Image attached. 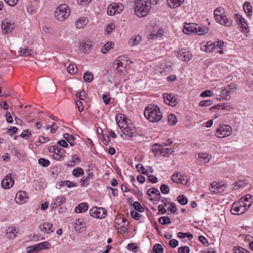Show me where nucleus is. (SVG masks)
<instances>
[{
    "instance_id": "obj_1",
    "label": "nucleus",
    "mask_w": 253,
    "mask_h": 253,
    "mask_svg": "<svg viewBox=\"0 0 253 253\" xmlns=\"http://www.w3.org/2000/svg\"><path fill=\"white\" fill-rule=\"evenodd\" d=\"M144 115L150 122L156 123L160 121L162 118V113L160 108L155 105H148L144 110Z\"/></svg>"
},
{
    "instance_id": "obj_2",
    "label": "nucleus",
    "mask_w": 253,
    "mask_h": 253,
    "mask_svg": "<svg viewBox=\"0 0 253 253\" xmlns=\"http://www.w3.org/2000/svg\"><path fill=\"white\" fill-rule=\"evenodd\" d=\"M151 0H137L135 3L134 11L139 17L146 16L151 9Z\"/></svg>"
},
{
    "instance_id": "obj_3",
    "label": "nucleus",
    "mask_w": 253,
    "mask_h": 253,
    "mask_svg": "<svg viewBox=\"0 0 253 253\" xmlns=\"http://www.w3.org/2000/svg\"><path fill=\"white\" fill-rule=\"evenodd\" d=\"M70 15V9L67 4H61L58 6L54 12L56 19L59 21H63Z\"/></svg>"
},
{
    "instance_id": "obj_4",
    "label": "nucleus",
    "mask_w": 253,
    "mask_h": 253,
    "mask_svg": "<svg viewBox=\"0 0 253 253\" xmlns=\"http://www.w3.org/2000/svg\"><path fill=\"white\" fill-rule=\"evenodd\" d=\"M223 10V9L221 7H217L214 10L215 20L222 25L229 27L232 24V20L228 18L226 15H222Z\"/></svg>"
},
{
    "instance_id": "obj_5",
    "label": "nucleus",
    "mask_w": 253,
    "mask_h": 253,
    "mask_svg": "<svg viewBox=\"0 0 253 253\" xmlns=\"http://www.w3.org/2000/svg\"><path fill=\"white\" fill-rule=\"evenodd\" d=\"M247 208L244 201L242 200L235 202L231 208V212L232 214L239 215L244 213Z\"/></svg>"
},
{
    "instance_id": "obj_6",
    "label": "nucleus",
    "mask_w": 253,
    "mask_h": 253,
    "mask_svg": "<svg viewBox=\"0 0 253 253\" xmlns=\"http://www.w3.org/2000/svg\"><path fill=\"white\" fill-rule=\"evenodd\" d=\"M232 128L228 125H221L216 129L215 135L218 137H224L232 133Z\"/></svg>"
},
{
    "instance_id": "obj_7",
    "label": "nucleus",
    "mask_w": 253,
    "mask_h": 253,
    "mask_svg": "<svg viewBox=\"0 0 253 253\" xmlns=\"http://www.w3.org/2000/svg\"><path fill=\"white\" fill-rule=\"evenodd\" d=\"M89 214L96 218H103L107 215V211L103 208L93 207L90 210Z\"/></svg>"
},
{
    "instance_id": "obj_8",
    "label": "nucleus",
    "mask_w": 253,
    "mask_h": 253,
    "mask_svg": "<svg viewBox=\"0 0 253 253\" xmlns=\"http://www.w3.org/2000/svg\"><path fill=\"white\" fill-rule=\"evenodd\" d=\"M124 6L121 3H113L108 7L107 13L109 15H114L115 14L120 13L124 9Z\"/></svg>"
},
{
    "instance_id": "obj_9",
    "label": "nucleus",
    "mask_w": 253,
    "mask_h": 253,
    "mask_svg": "<svg viewBox=\"0 0 253 253\" xmlns=\"http://www.w3.org/2000/svg\"><path fill=\"white\" fill-rule=\"evenodd\" d=\"M223 44L224 42L221 41H216L213 42H208L207 45L204 46L205 49L203 48V49L207 52L210 53L213 51L214 49L217 47L222 49Z\"/></svg>"
},
{
    "instance_id": "obj_10",
    "label": "nucleus",
    "mask_w": 253,
    "mask_h": 253,
    "mask_svg": "<svg viewBox=\"0 0 253 253\" xmlns=\"http://www.w3.org/2000/svg\"><path fill=\"white\" fill-rule=\"evenodd\" d=\"M1 27L2 32L6 34L13 30L15 24L9 20L5 19L2 22Z\"/></svg>"
},
{
    "instance_id": "obj_11",
    "label": "nucleus",
    "mask_w": 253,
    "mask_h": 253,
    "mask_svg": "<svg viewBox=\"0 0 253 253\" xmlns=\"http://www.w3.org/2000/svg\"><path fill=\"white\" fill-rule=\"evenodd\" d=\"M125 57L124 56H121L118 57L114 62L113 67L114 69L118 70L119 73H122L125 69L126 65H124L122 61L125 60Z\"/></svg>"
},
{
    "instance_id": "obj_12",
    "label": "nucleus",
    "mask_w": 253,
    "mask_h": 253,
    "mask_svg": "<svg viewBox=\"0 0 253 253\" xmlns=\"http://www.w3.org/2000/svg\"><path fill=\"white\" fill-rule=\"evenodd\" d=\"M14 183V181L12 177V175L9 173L3 178L1 181V186L4 189H9Z\"/></svg>"
},
{
    "instance_id": "obj_13",
    "label": "nucleus",
    "mask_w": 253,
    "mask_h": 253,
    "mask_svg": "<svg viewBox=\"0 0 253 253\" xmlns=\"http://www.w3.org/2000/svg\"><path fill=\"white\" fill-rule=\"evenodd\" d=\"M163 96L166 104L171 106H175L176 105V99L173 94L165 93Z\"/></svg>"
},
{
    "instance_id": "obj_14",
    "label": "nucleus",
    "mask_w": 253,
    "mask_h": 253,
    "mask_svg": "<svg viewBox=\"0 0 253 253\" xmlns=\"http://www.w3.org/2000/svg\"><path fill=\"white\" fill-rule=\"evenodd\" d=\"M116 121L119 126L122 129L124 127L127 125L129 123L127 118L124 115L122 114H118L116 116Z\"/></svg>"
},
{
    "instance_id": "obj_15",
    "label": "nucleus",
    "mask_w": 253,
    "mask_h": 253,
    "mask_svg": "<svg viewBox=\"0 0 253 253\" xmlns=\"http://www.w3.org/2000/svg\"><path fill=\"white\" fill-rule=\"evenodd\" d=\"M28 200V195L24 191L18 192L15 196V201L17 203L22 204L25 203Z\"/></svg>"
},
{
    "instance_id": "obj_16",
    "label": "nucleus",
    "mask_w": 253,
    "mask_h": 253,
    "mask_svg": "<svg viewBox=\"0 0 253 253\" xmlns=\"http://www.w3.org/2000/svg\"><path fill=\"white\" fill-rule=\"evenodd\" d=\"M121 130L125 135L129 137H133L135 131L134 126L130 123L124 127L123 128H122Z\"/></svg>"
},
{
    "instance_id": "obj_17",
    "label": "nucleus",
    "mask_w": 253,
    "mask_h": 253,
    "mask_svg": "<svg viewBox=\"0 0 253 253\" xmlns=\"http://www.w3.org/2000/svg\"><path fill=\"white\" fill-rule=\"evenodd\" d=\"M197 24L195 23H186L183 29V32L186 34H191L195 33L196 30Z\"/></svg>"
},
{
    "instance_id": "obj_18",
    "label": "nucleus",
    "mask_w": 253,
    "mask_h": 253,
    "mask_svg": "<svg viewBox=\"0 0 253 253\" xmlns=\"http://www.w3.org/2000/svg\"><path fill=\"white\" fill-rule=\"evenodd\" d=\"M177 57L183 61H188L192 58V55L189 51L181 50L177 54Z\"/></svg>"
},
{
    "instance_id": "obj_19",
    "label": "nucleus",
    "mask_w": 253,
    "mask_h": 253,
    "mask_svg": "<svg viewBox=\"0 0 253 253\" xmlns=\"http://www.w3.org/2000/svg\"><path fill=\"white\" fill-rule=\"evenodd\" d=\"M52 224L49 223H43L39 226L40 230L44 233H49L52 232Z\"/></svg>"
},
{
    "instance_id": "obj_20",
    "label": "nucleus",
    "mask_w": 253,
    "mask_h": 253,
    "mask_svg": "<svg viewBox=\"0 0 253 253\" xmlns=\"http://www.w3.org/2000/svg\"><path fill=\"white\" fill-rule=\"evenodd\" d=\"M171 179L174 182L181 183L182 184H186L187 181L183 178L179 173H174L171 176Z\"/></svg>"
},
{
    "instance_id": "obj_21",
    "label": "nucleus",
    "mask_w": 253,
    "mask_h": 253,
    "mask_svg": "<svg viewBox=\"0 0 253 253\" xmlns=\"http://www.w3.org/2000/svg\"><path fill=\"white\" fill-rule=\"evenodd\" d=\"M141 40V38L139 35H133L129 39L128 44L131 46H137L140 44Z\"/></svg>"
},
{
    "instance_id": "obj_22",
    "label": "nucleus",
    "mask_w": 253,
    "mask_h": 253,
    "mask_svg": "<svg viewBox=\"0 0 253 253\" xmlns=\"http://www.w3.org/2000/svg\"><path fill=\"white\" fill-rule=\"evenodd\" d=\"M88 23V20L87 18L82 17L79 18L75 22V26L78 29L84 28Z\"/></svg>"
},
{
    "instance_id": "obj_23",
    "label": "nucleus",
    "mask_w": 253,
    "mask_h": 253,
    "mask_svg": "<svg viewBox=\"0 0 253 253\" xmlns=\"http://www.w3.org/2000/svg\"><path fill=\"white\" fill-rule=\"evenodd\" d=\"M85 223L84 221L82 218H79L76 220V222L74 224V228L76 231H80L82 229L84 228L85 227Z\"/></svg>"
},
{
    "instance_id": "obj_24",
    "label": "nucleus",
    "mask_w": 253,
    "mask_h": 253,
    "mask_svg": "<svg viewBox=\"0 0 253 253\" xmlns=\"http://www.w3.org/2000/svg\"><path fill=\"white\" fill-rule=\"evenodd\" d=\"M232 89V88L229 86L221 90L220 96L223 99L229 100L231 98L230 93L231 92V89Z\"/></svg>"
},
{
    "instance_id": "obj_25",
    "label": "nucleus",
    "mask_w": 253,
    "mask_h": 253,
    "mask_svg": "<svg viewBox=\"0 0 253 253\" xmlns=\"http://www.w3.org/2000/svg\"><path fill=\"white\" fill-rule=\"evenodd\" d=\"M184 0H167V4L171 8H174L180 6Z\"/></svg>"
},
{
    "instance_id": "obj_26",
    "label": "nucleus",
    "mask_w": 253,
    "mask_h": 253,
    "mask_svg": "<svg viewBox=\"0 0 253 253\" xmlns=\"http://www.w3.org/2000/svg\"><path fill=\"white\" fill-rule=\"evenodd\" d=\"M88 205L86 203H82L80 204L75 208V211L77 213L84 212L88 209Z\"/></svg>"
},
{
    "instance_id": "obj_27",
    "label": "nucleus",
    "mask_w": 253,
    "mask_h": 253,
    "mask_svg": "<svg viewBox=\"0 0 253 253\" xmlns=\"http://www.w3.org/2000/svg\"><path fill=\"white\" fill-rule=\"evenodd\" d=\"M199 158L201 164H206L210 161L211 156L207 153H201L199 154Z\"/></svg>"
},
{
    "instance_id": "obj_28",
    "label": "nucleus",
    "mask_w": 253,
    "mask_h": 253,
    "mask_svg": "<svg viewBox=\"0 0 253 253\" xmlns=\"http://www.w3.org/2000/svg\"><path fill=\"white\" fill-rule=\"evenodd\" d=\"M80 162V159L76 155H72L71 160L68 162L67 165L69 167H73L76 164H79Z\"/></svg>"
},
{
    "instance_id": "obj_29",
    "label": "nucleus",
    "mask_w": 253,
    "mask_h": 253,
    "mask_svg": "<svg viewBox=\"0 0 253 253\" xmlns=\"http://www.w3.org/2000/svg\"><path fill=\"white\" fill-rule=\"evenodd\" d=\"M63 138L65 139V140L68 141V142L70 144L71 146H74L75 145V137L72 134H70L69 133H65L63 135Z\"/></svg>"
},
{
    "instance_id": "obj_30",
    "label": "nucleus",
    "mask_w": 253,
    "mask_h": 253,
    "mask_svg": "<svg viewBox=\"0 0 253 253\" xmlns=\"http://www.w3.org/2000/svg\"><path fill=\"white\" fill-rule=\"evenodd\" d=\"M17 232L14 227H9L6 232L7 236L9 239H13L15 237Z\"/></svg>"
},
{
    "instance_id": "obj_31",
    "label": "nucleus",
    "mask_w": 253,
    "mask_h": 253,
    "mask_svg": "<svg viewBox=\"0 0 253 253\" xmlns=\"http://www.w3.org/2000/svg\"><path fill=\"white\" fill-rule=\"evenodd\" d=\"M66 201V198L64 196H58L54 199V203L52 204L58 207L64 203Z\"/></svg>"
},
{
    "instance_id": "obj_32",
    "label": "nucleus",
    "mask_w": 253,
    "mask_h": 253,
    "mask_svg": "<svg viewBox=\"0 0 253 253\" xmlns=\"http://www.w3.org/2000/svg\"><path fill=\"white\" fill-rule=\"evenodd\" d=\"M164 35L163 29H159L156 32H153L150 35L149 39H155L162 37Z\"/></svg>"
},
{
    "instance_id": "obj_33",
    "label": "nucleus",
    "mask_w": 253,
    "mask_h": 253,
    "mask_svg": "<svg viewBox=\"0 0 253 253\" xmlns=\"http://www.w3.org/2000/svg\"><path fill=\"white\" fill-rule=\"evenodd\" d=\"M147 194L151 196L153 194H155L157 198L161 199V194L159 190L156 188H152L148 189L147 191Z\"/></svg>"
},
{
    "instance_id": "obj_34",
    "label": "nucleus",
    "mask_w": 253,
    "mask_h": 253,
    "mask_svg": "<svg viewBox=\"0 0 253 253\" xmlns=\"http://www.w3.org/2000/svg\"><path fill=\"white\" fill-rule=\"evenodd\" d=\"M19 53L21 56L26 57L31 55L32 51L27 47L21 48L19 50Z\"/></svg>"
},
{
    "instance_id": "obj_35",
    "label": "nucleus",
    "mask_w": 253,
    "mask_h": 253,
    "mask_svg": "<svg viewBox=\"0 0 253 253\" xmlns=\"http://www.w3.org/2000/svg\"><path fill=\"white\" fill-rule=\"evenodd\" d=\"M164 148V145H159L156 144L153 145L152 150L154 152H156V155H161L162 152L163 151V149Z\"/></svg>"
},
{
    "instance_id": "obj_36",
    "label": "nucleus",
    "mask_w": 253,
    "mask_h": 253,
    "mask_svg": "<svg viewBox=\"0 0 253 253\" xmlns=\"http://www.w3.org/2000/svg\"><path fill=\"white\" fill-rule=\"evenodd\" d=\"M83 79L84 82L90 83L93 79V76L90 72H86L84 74Z\"/></svg>"
},
{
    "instance_id": "obj_37",
    "label": "nucleus",
    "mask_w": 253,
    "mask_h": 253,
    "mask_svg": "<svg viewBox=\"0 0 253 253\" xmlns=\"http://www.w3.org/2000/svg\"><path fill=\"white\" fill-rule=\"evenodd\" d=\"M221 187V186L216 183V182H213L210 187V190L214 193H217L219 192V189Z\"/></svg>"
},
{
    "instance_id": "obj_38",
    "label": "nucleus",
    "mask_w": 253,
    "mask_h": 253,
    "mask_svg": "<svg viewBox=\"0 0 253 253\" xmlns=\"http://www.w3.org/2000/svg\"><path fill=\"white\" fill-rule=\"evenodd\" d=\"M196 30L195 31V33L199 35H202L204 34L207 33L209 30L208 28L206 27H201L197 25Z\"/></svg>"
},
{
    "instance_id": "obj_39",
    "label": "nucleus",
    "mask_w": 253,
    "mask_h": 253,
    "mask_svg": "<svg viewBox=\"0 0 253 253\" xmlns=\"http://www.w3.org/2000/svg\"><path fill=\"white\" fill-rule=\"evenodd\" d=\"M244 9L248 16H251L252 14V6L250 2H246L244 5Z\"/></svg>"
},
{
    "instance_id": "obj_40",
    "label": "nucleus",
    "mask_w": 253,
    "mask_h": 253,
    "mask_svg": "<svg viewBox=\"0 0 253 253\" xmlns=\"http://www.w3.org/2000/svg\"><path fill=\"white\" fill-rule=\"evenodd\" d=\"M164 249L161 244H157L153 248L152 253H162Z\"/></svg>"
},
{
    "instance_id": "obj_41",
    "label": "nucleus",
    "mask_w": 253,
    "mask_h": 253,
    "mask_svg": "<svg viewBox=\"0 0 253 253\" xmlns=\"http://www.w3.org/2000/svg\"><path fill=\"white\" fill-rule=\"evenodd\" d=\"M77 185V183H74L69 180L63 181H61L60 186H66L68 188H72L73 187H76Z\"/></svg>"
},
{
    "instance_id": "obj_42",
    "label": "nucleus",
    "mask_w": 253,
    "mask_h": 253,
    "mask_svg": "<svg viewBox=\"0 0 253 253\" xmlns=\"http://www.w3.org/2000/svg\"><path fill=\"white\" fill-rule=\"evenodd\" d=\"M158 221L159 223H160L161 224H163V225L169 224L171 223L170 219L168 216L160 217L158 219Z\"/></svg>"
},
{
    "instance_id": "obj_43",
    "label": "nucleus",
    "mask_w": 253,
    "mask_h": 253,
    "mask_svg": "<svg viewBox=\"0 0 253 253\" xmlns=\"http://www.w3.org/2000/svg\"><path fill=\"white\" fill-rule=\"evenodd\" d=\"M72 174L75 177H79L84 174V170L81 168H77L73 170Z\"/></svg>"
},
{
    "instance_id": "obj_44",
    "label": "nucleus",
    "mask_w": 253,
    "mask_h": 253,
    "mask_svg": "<svg viewBox=\"0 0 253 253\" xmlns=\"http://www.w3.org/2000/svg\"><path fill=\"white\" fill-rule=\"evenodd\" d=\"M114 45V43L112 42H107L102 48L101 51L103 53H106L108 52L110 48H112V46Z\"/></svg>"
},
{
    "instance_id": "obj_45",
    "label": "nucleus",
    "mask_w": 253,
    "mask_h": 253,
    "mask_svg": "<svg viewBox=\"0 0 253 253\" xmlns=\"http://www.w3.org/2000/svg\"><path fill=\"white\" fill-rule=\"evenodd\" d=\"M48 243L47 242H43L42 243H40L37 245H35V247H36L37 249L38 252L42 249H45L48 248Z\"/></svg>"
},
{
    "instance_id": "obj_46",
    "label": "nucleus",
    "mask_w": 253,
    "mask_h": 253,
    "mask_svg": "<svg viewBox=\"0 0 253 253\" xmlns=\"http://www.w3.org/2000/svg\"><path fill=\"white\" fill-rule=\"evenodd\" d=\"M168 122L170 125H174L177 123V118L173 114H170L168 116Z\"/></svg>"
},
{
    "instance_id": "obj_47",
    "label": "nucleus",
    "mask_w": 253,
    "mask_h": 253,
    "mask_svg": "<svg viewBox=\"0 0 253 253\" xmlns=\"http://www.w3.org/2000/svg\"><path fill=\"white\" fill-rule=\"evenodd\" d=\"M133 207L135 211L139 212H142L144 211V208L138 202H134L133 204Z\"/></svg>"
},
{
    "instance_id": "obj_48",
    "label": "nucleus",
    "mask_w": 253,
    "mask_h": 253,
    "mask_svg": "<svg viewBox=\"0 0 253 253\" xmlns=\"http://www.w3.org/2000/svg\"><path fill=\"white\" fill-rule=\"evenodd\" d=\"M68 72L71 74H75L78 71L77 66L74 64H70L67 68Z\"/></svg>"
},
{
    "instance_id": "obj_49",
    "label": "nucleus",
    "mask_w": 253,
    "mask_h": 253,
    "mask_svg": "<svg viewBox=\"0 0 253 253\" xmlns=\"http://www.w3.org/2000/svg\"><path fill=\"white\" fill-rule=\"evenodd\" d=\"M178 202L182 205H185L187 204L188 199L183 195H180L177 197Z\"/></svg>"
},
{
    "instance_id": "obj_50",
    "label": "nucleus",
    "mask_w": 253,
    "mask_h": 253,
    "mask_svg": "<svg viewBox=\"0 0 253 253\" xmlns=\"http://www.w3.org/2000/svg\"><path fill=\"white\" fill-rule=\"evenodd\" d=\"M38 163L40 165L44 167H47L50 165L49 161L44 158L39 159Z\"/></svg>"
},
{
    "instance_id": "obj_51",
    "label": "nucleus",
    "mask_w": 253,
    "mask_h": 253,
    "mask_svg": "<svg viewBox=\"0 0 253 253\" xmlns=\"http://www.w3.org/2000/svg\"><path fill=\"white\" fill-rule=\"evenodd\" d=\"M234 108L229 103H222V110H226L227 111H231L233 110Z\"/></svg>"
},
{
    "instance_id": "obj_52",
    "label": "nucleus",
    "mask_w": 253,
    "mask_h": 253,
    "mask_svg": "<svg viewBox=\"0 0 253 253\" xmlns=\"http://www.w3.org/2000/svg\"><path fill=\"white\" fill-rule=\"evenodd\" d=\"M172 152H173V151L171 150L169 148H165L164 147L161 155L164 157H168Z\"/></svg>"
},
{
    "instance_id": "obj_53",
    "label": "nucleus",
    "mask_w": 253,
    "mask_h": 253,
    "mask_svg": "<svg viewBox=\"0 0 253 253\" xmlns=\"http://www.w3.org/2000/svg\"><path fill=\"white\" fill-rule=\"evenodd\" d=\"M37 8L32 5L30 4L27 7V11L31 15L37 12Z\"/></svg>"
},
{
    "instance_id": "obj_54",
    "label": "nucleus",
    "mask_w": 253,
    "mask_h": 253,
    "mask_svg": "<svg viewBox=\"0 0 253 253\" xmlns=\"http://www.w3.org/2000/svg\"><path fill=\"white\" fill-rule=\"evenodd\" d=\"M169 207H168L167 209L168 211L171 213H175L177 211L176 207V204L174 203H170L169 205Z\"/></svg>"
},
{
    "instance_id": "obj_55",
    "label": "nucleus",
    "mask_w": 253,
    "mask_h": 253,
    "mask_svg": "<svg viewBox=\"0 0 253 253\" xmlns=\"http://www.w3.org/2000/svg\"><path fill=\"white\" fill-rule=\"evenodd\" d=\"M235 18L237 23L238 24V26H240L242 23H244L246 22L245 20L243 18L241 15L238 14H235Z\"/></svg>"
},
{
    "instance_id": "obj_56",
    "label": "nucleus",
    "mask_w": 253,
    "mask_h": 253,
    "mask_svg": "<svg viewBox=\"0 0 253 253\" xmlns=\"http://www.w3.org/2000/svg\"><path fill=\"white\" fill-rule=\"evenodd\" d=\"M11 153H12L13 155H14L17 158H20L21 157L23 156L24 157V155H23L21 152L20 151L15 147H13L11 149Z\"/></svg>"
},
{
    "instance_id": "obj_57",
    "label": "nucleus",
    "mask_w": 253,
    "mask_h": 253,
    "mask_svg": "<svg viewBox=\"0 0 253 253\" xmlns=\"http://www.w3.org/2000/svg\"><path fill=\"white\" fill-rule=\"evenodd\" d=\"M213 101L212 100H202L199 102L200 106H209L212 104Z\"/></svg>"
},
{
    "instance_id": "obj_58",
    "label": "nucleus",
    "mask_w": 253,
    "mask_h": 253,
    "mask_svg": "<svg viewBox=\"0 0 253 253\" xmlns=\"http://www.w3.org/2000/svg\"><path fill=\"white\" fill-rule=\"evenodd\" d=\"M115 27L116 26L115 25V24L112 23H111L107 25L105 29V32L108 34H109L111 33L114 29H115Z\"/></svg>"
},
{
    "instance_id": "obj_59",
    "label": "nucleus",
    "mask_w": 253,
    "mask_h": 253,
    "mask_svg": "<svg viewBox=\"0 0 253 253\" xmlns=\"http://www.w3.org/2000/svg\"><path fill=\"white\" fill-rule=\"evenodd\" d=\"M136 168L137 169L140 171L142 173L144 174H148V172L145 170L144 167L141 164H138L136 166Z\"/></svg>"
},
{
    "instance_id": "obj_60",
    "label": "nucleus",
    "mask_w": 253,
    "mask_h": 253,
    "mask_svg": "<svg viewBox=\"0 0 253 253\" xmlns=\"http://www.w3.org/2000/svg\"><path fill=\"white\" fill-rule=\"evenodd\" d=\"M160 189H161L162 193L164 194H168L169 191V187L166 184L161 185Z\"/></svg>"
},
{
    "instance_id": "obj_61",
    "label": "nucleus",
    "mask_w": 253,
    "mask_h": 253,
    "mask_svg": "<svg viewBox=\"0 0 253 253\" xmlns=\"http://www.w3.org/2000/svg\"><path fill=\"white\" fill-rule=\"evenodd\" d=\"M38 252L35 245L26 248V253H37Z\"/></svg>"
},
{
    "instance_id": "obj_62",
    "label": "nucleus",
    "mask_w": 253,
    "mask_h": 253,
    "mask_svg": "<svg viewBox=\"0 0 253 253\" xmlns=\"http://www.w3.org/2000/svg\"><path fill=\"white\" fill-rule=\"evenodd\" d=\"M102 99L103 100L104 103L106 105H108L110 103L111 97H110L109 94H103L102 95Z\"/></svg>"
},
{
    "instance_id": "obj_63",
    "label": "nucleus",
    "mask_w": 253,
    "mask_h": 253,
    "mask_svg": "<svg viewBox=\"0 0 253 253\" xmlns=\"http://www.w3.org/2000/svg\"><path fill=\"white\" fill-rule=\"evenodd\" d=\"M178 251L179 253H189L190 249L188 246L181 247L178 249Z\"/></svg>"
},
{
    "instance_id": "obj_64",
    "label": "nucleus",
    "mask_w": 253,
    "mask_h": 253,
    "mask_svg": "<svg viewBox=\"0 0 253 253\" xmlns=\"http://www.w3.org/2000/svg\"><path fill=\"white\" fill-rule=\"evenodd\" d=\"M211 95L212 91L211 90H206L201 93L200 96L202 97H206L211 96Z\"/></svg>"
}]
</instances>
